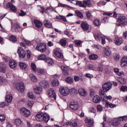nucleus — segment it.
<instances>
[{"mask_svg": "<svg viewBox=\"0 0 127 127\" xmlns=\"http://www.w3.org/2000/svg\"><path fill=\"white\" fill-rule=\"evenodd\" d=\"M36 49L41 53H45L46 50H47V45L44 43L38 44L36 47Z\"/></svg>", "mask_w": 127, "mask_h": 127, "instance_id": "1", "label": "nucleus"}, {"mask_svg": "<svg viewBox=\"0 0 127 127\" xmlns=\"http://www.w3.org/2000/svg\"><path fill=\"white\" fill-rule=\"evenodd\" d=\"M76 5H78L80 7H87V6H91L92 4L90 3L89 1H87L86 0H84L83 2L81 1H76Z\"/></svg>", "mask_w": 127, "mask_h": 127, "instance_id": "2", "label": "nucleus"}, {"mask_svg": "<svg viewBox=\"0 0 127 127\" xmlns=\"http://www.w3.org/2000/svg\"><path fill=\"white\" fill-rule=\"evenodd\" d=\"M112 87H113V84L110 82H105L102 85L103 90L105 92H109V90L112 89Z\"/></svg>", "mask_w": 127, "mask_h": 127, "instance_id": "3", "label": "nucleus"}, {"mask_svg": "<svg viewBox=\"0 0 127 127\" xmlns=\"http://www.w3.org/2000/svg\"><path fill=\"white\" fill-rule=\"evenodd\" d=\"M47 95L49 98H53L54 100H56V93L53 88H50L47 91Z\"/></svg>", "mask_w": 127, "mask_h": 127, "instance_id": "4", "label": "nucleus"}, {"mask_svg": "<svg viewBox=\"0 0 127 127\" xmlns=\"http://www.w3.org/2000/svg\"><path fill=\"white\" fill-rule=\"evenodd\" d=\"M20 113L25 118H28L30 116V111L25 108H22L20 109Z\"/></svg>", "mask_w": 127, "mask_h": 127, "instance_id": "5", "label": "nucleus"}, {"mask_svg": "<svg viewBox=\"0 0 127 127\" xmlns=\"http://www.w3.org/2000/svg\"><path fill=\"white\" fill-rule=\"evenodd\" d=\"M118 21L121 24L123 25H127V18L125 16H120L118 18Z\"/></svg>", "mask_w": 127, "mask_h": 127, "instance_id": "6", "label": "nucleus"}, {"mask_svg": "<svg viewBox=\"0 0 127 127\" xmlns=\"http://www.w3.org/2000/svg\"><path fill=\"white\" fill-rule=\"evenodd\" d=\"M16 89L18 92H20V93H23L24 92V89H25L24 83H23V82L18 83L16 86Z\"/></svg>", "mask_w": 127, "mask_h": 127, "instance_id": "7", "label": "nucleus"}, {"mask_svg": "<svg viewBox=\"0 0 127 127\" xmlns=\"http://www.w3.org/2000/svg\"><path fill=\"white\" fill-rule=\"evenodd\" d=\"M85 123L86 126L88 127H93V126H94V119L90 118H86Z\"/></svg>", "mask_w": 127, "mask_h": 127, "instance_id": "8", "label": "nucleus"}, {"mask_svg": "<svg viewBox=\"0 0 127 127\" xmlns=\"http://www.w3.org/2000/svg\"><path fill=\"white\" fill-rule=\"evenodd\" d=\"M59 91L60 93H61V94L63 96H67L69 93V89L67 88H64L63 87H61Z\"/></svg>", "mask_w": 127, "mask_h": 127, "instance_id": "9", "label": "nucleus"}, {"mask_svg": "<svg viewBox=\"0 0 127 127\" xmlns=\"http://www.w3.org/2000/svg\"><path fill=\"white\" fill-rule=\"evenodd\" d=\"M82 29L84 31H87V30H89V28H90V26L89 24L86 21L82 22L80 25Z\"/></svg>", "mask_w": 127, "mask_h": 127, "instance_id": "10", "label": "nucleus"}, {"mask_svg": "<svg viewBox=\"0 0 127 127\" xmlns=\"http://www.w3.org/2000/svg\"><path fill=\"white\" fill-rule=\"evenodd\" d=\"M17 53L20 58H24V57H25V51H24V50H23L22 48H19L18 49Z\"/></svg>", "mask_w": 127, "mask_h": 127, "instance_id": "11", "label": "nucleus"}, {"mask_svg": "<svg viewBox=\"0 0 127 127\" xmlns=\"http://www.w3.org/2000/svg\"><path fill=\"white\" fill-rule=\"evenodd\" d=\"M58 50H59V49L58 48L55 49L54 51V54L57 57H58V58H61L62 59V58H63V54L59 52Z\"/></svg>", "mask_w": 127, "mask_h": 127, "instance_id": "12", "label": "nucleus"}, {"mask_svg": "<svg viewBox=\"0 0 127 127\" xmlns=\"http://www.w3.org/2000/svg\"><path fill=\"white\" fill-rule=\"evenodd\" d=\"M69 108L73 111H76L78 110L79 105H78L76 102H71L69 104Z\"/></svg>", "mask_w": 127, "mask_h": 127, "instance_id": "13", "label": "nucleus"}, {"mask_svg": "<svg viewBox=\"0 0 127 127\" xmlns=\"http://www.w3.org/2000/svg\"><path fill=\"white\" fill-rule=\"evenodd\" d=\"M40 86L44 89H47L49 87V83L46 80H43L40 82Z\"/></svg>", "mask_w": 127, "mask_h": 127, "instance_id": "14", "label": "nucleus"}, {"mask_svg": "<svg viewBox=\"0 0 127 127\" xmlns=\"http://www.w3.org/2000/svg\"><path fill=\"white\" fill-rule=\"evenodd\" d=\"M6 7L10 8V10H12L13 12H15L17 10L16 7L13 4L10 2H8L6 5Z\"/></svg>", "mask_w": 127, "mask_h": 127, "instance_id": "15", "label": "nucleus"}, {"mask_svg": "<svg viewBox=\"0 0 127 127\" xmlns=\"http://www.w3.org/2000/svg\"><path fill=\"white\" fill-rule=\"evenodd\" d=\"M9 67L11 69H14V68H15V67L17 66V64L16 63V62H15V61L12 60H10L9 62Z\"/></svg>", "mask_w": 127, "mask_h": 127, "instance_id": "16", "label": "nucleus"}, {"mask_svg": "<svg viewBox=\"0 0 127 127\" xmlns=\"http://www.w3.org/2000/svg\"><path fill=\"white\" fill-rule=\"evenodd\" d=\"M43 23L44 26L48 28H51L52 27V23L49 20H44Z\"/></svg>", "mask_w": 127, "mask_h": 127, "instance_id": "17", "label": "nucleus"}, {"mask_svg": "<svg viewBox=\"0 0 127 127\" xmlns=\"http://www.w3.org/2000/svg\"><path fill=\"white\" fill-rule=\"evenodd\" d=\"M122 67H126L127 66V57H123L122 59L121 60V64Z\"/></svg>", "mask_w": 127, "mask_h": 127, "instance_id": "18", "label": "nucleus"}, {"mask_svg": "<svg viewBox=\"0 0 127 127\" xmlns=\"http://www.w3.org/2000/svg\"><path fill=\"white\" fill-rule=\"evenodd\" d=\"M78 93L82 97H85V96H87V91H86L85 89H83L82 88H79Z\"/></svg>", "mask_w": 127, "mask_h": 127, "instance_id": "19", "label": "nucleus"}, {"mask_svg": "<svg viewBox=\"0 0 127 127\" xmlns=\"http://www.w3.org/2000/svg\"><path fill=\"white\" fill-rule=\"evenodd\" d=\"M36 120L38 122H42L43 121V113H39L35 117Z\"/></svg>", "mask_w": 127, "mask_h": 127, "instance_id": "20", "label": "nucleus"}, {"mask_svg": "<svg viewBox=\"0 0 127 127\" xmlns=\"http://www.w3.org/2000/svg\"><path fill=\"white\" fill-rule=\"evenodd\" d=\"M114 42L117 45H121L123 43V39L116 37L114 39Z\"/></svg>", "mask_w": 127, "mask_h": 127, "instance_id": "21", "label": "nucleus"}, {"mask_svg": "<svg viewBox=\"0 0 127 127\" xmlns=\"http://www.w3.org/2000/svg\"><path fill=\"white\" fill-rule=\"evenodd\" d=\"M117 81L119 82L121 85H124L127 83V79L123 77H117L116 78Z\"/></svg>", "mask_w": 127, "mask_h": 127, "instance_id": "22", "label": "nucleus"}, {"mask_svg": "<svg viewBox=\"0 0 127 127\" xmlns=\"http://www.w3.org/2000/svg\"><path fill=\"white\" fill-rule=\"evenodd\" d=\"M43 121L46 123H48L49 120H50V117L47 113H45L43 114Z\"/></svg>", "mask_w": 127, "mask_h": 127, "instance_id": "23", "label": "nucleus"}, {"mask_svg": "<svg viewBox=\"0 0 127 127\" xmlns=\"http://www.w3.org/2000/svg\"><path fill=\"white\" fill-rule=\"evenodd\" d=\"M34 23L37 28H40L42 27V22H40V21L35 19L34 20Z\"/></svg>", "mask_w": 127, "mask_h": 127, "instance_id": "24", "label": "nucleus"}, {"mask_svg": "<svg viewBox=\"0 0 127 127\" xmlns=\"http://www.w3.org/2000/svg\"><path fill=\"white\" fill-rule=\"evenodd\" d=\"M5 101L7 102V103H11L12 102V95L8 94L5 96Z\"/></svg>", "mask_w": 127, "mask_h": 127, "instance_id": "25", "label": "nucleus"}, {"mask_svg": "<svg viewBox=\"0 0 127 127\" xmlns=\"http://www.w3.org/2000/svg\"><path fill=\"white\" fill-rule=\"evenodd\" d=\"M103 36H104L100 33L94 34V37L96 40H101Z\"/></svg>", "mask_w": 127, "mask_h": 127, "instance_id": "26", "label": "nucleus"}, {"mask_svg": "<svg viewBox=\"0 0 127 127\" xmlns=\"http://www.w3.org/2000/svg\"><path fill=\"white\" fill-rule=\"evenodd\" d=\"M101 101V98L99 95H95L93 98V103H95L96 104H98V103H100Z\"/></svg>", "mask_w": 127, "mask_h": 127, "instance_id": "27", "label": "nucleus"}, {"mask_svg": "<svg viewBox=\"0 0 127 127\" xmlns=\"http://www.w3.org/2000/svg\"><path fill=\"white\" fill-rule=\"evenodd\" d=\"M61 68L62 70H63V73L65 76H67V75H68L69 73H68V68H67V67L65 66H62Z\"/></svg>", "mask_w": 127, "mask_h": 127, "instance_id": "28", "label": "nucleus"}, {"mask_svg": "<svg viewBox=\"0 0 127 127\" xmlns=\"http://www.w3.org/2000/svg\"><path fill=\"white\" fill-rule=\"evenodd\" d=\"M38 60H43L44 61H46L47 60V56L45 54L40 55L38 57Z\"/></svg>", "mask_w": 127, "mask_h": 127, "instance_id": "29", "label": "nucleus"}, {"mask_svg": "<svg viewBox=\"0 0 127 127\" xmlns=\"http://www.w3.org/2000/svg\"><path fill=\"white\" fill-rule=\"evenodd\" d=\"M52 86H53L54 87H57L58 85H59V81H58V79L55 78L52 81Z\"/></svg>", "mask_w": 127, "mask_h": 127, "instance_id": "30", "label": "nucleus"}, {"mask_svg": "<svg viewBox=\"0 0 127 127\" xmlns=\"http://www.w3.org/2000/svg\"><path fill=\"white\" fill-rule=\"evenodd\" d=\"M19 66L21 69L22 70H25L27 68V65L24 63L20 62L19 64Z\"/></svg>", "mask_w": 127, "mask_h": 127, "instance_id": "31", "label": "nucleus"}, {"mask_svg": "<svg viewBox=\"0 0 127 127\" xmlns=\"http://www.w3.org/2000/svg\"><path fill=\"white\" fill-rule=\"evenodd\" d=\"M29 76L32 82H37V78H36V76H35L34 74L30 73Z\"/></svg>", "mask_w": 127, "mask_h": 127, "instance_id": "32", "label": "nucleus"}, {"mask_svg": "<svg viewBox=\"0 0 127 127\" xmlns=\"http://www.w3.org/2000/svg\"><path fill=\"white\" fill-rule=\"evenodd\" d=\"M60 44H61L63 47H65L66 44H67V41L65 39H62L60 40Z\"/></svg>", "mask_w": 127, "mask_h": 127, "instance_id": "33", "label": "nucleus"}, {"mask_svg": "<svg viewBox=\"0 0 127 127\" xmlns=\"http://www.w3.org/2000/svg\"><path fill=\"white\" fill-rule=\"evenodd\" d=\"M31 68L32 71H33V72H34L35 73H36L37 72V69H36V65L35 64L32 63L31 64Z\"/></svg>", "mask_w": 127, "mask_h": 127, "instance_id": "34", "label": "nucleus"}, {"mask_svg": "<svg viewBox=\"0 0 127 127\" xmlns=\"http://www.w3.org/2000/svg\"><path fill=\"white\" fill-rule=\"evenodd\" d=\"M34 92L36 94H41V93H42V88L40 87H36L34 89Z\"/></svg>", "mask_w": 127, "mask_h": 127, "instance_id": "35", "label": "nucleus"}, {"mask_svg": "<svg viewBox=\"0 0 127 127\" xmlns=\"http://www.w3.org/2000/svg\"><path fill=\"white\" fill-rule=\"evenodd\" d=\"M46 62L48 63L49 66H52V65H54V63L53 62V60L51 59H47Z\"/></svg>", "mask_w": 127, "mask_h": 127, "instance_id": "36", "label": "nucleus"}, {"mask_svg": "<svg viewBox=\"0 0 127 127\" xmlns=\"http://www.w3.org/2000/svg\"><path fill=\"white\" fill-rule=\"evenodd\" d=\"M89 58L91 60H96V59H98V55L95 54L91 55L89 56Z\"/></svg>", "mask_w": 127, "mask_h": 127, "instance_id": "37", "label": "nucleus"}, {"mask_svg": "<svg viewBox=\"0 0 127 127\" xmlns=\"http://www.w3.org/2000/svg\"><path fill=\"white\" fill-rule=\"evenodd\" d=\"M112 54V51L109 49H106L105 51V55L106 56H110Z\"/></svg>", "mask_w": 127, "mask_h": 127, "instance_id": "38", "label": "nucleus"}, {"mask_svg": "<svg viewBox=\"0 0 127 127\" xmlns=\"http://www.w3.org/2000/svg\"><path fill=\"white\" fill-rule=\"evenodd\" d=\"M65 81L67 83H69V84L73 83V78L71 77H67L65 79Z\"/></svg>", "mask_w": 127, "mask_h": 127, "instance_id": "39", "label": "nucleus"}, {"mask_svg": "<svg viewBox=\"0 0 127 127\" xmlns=\"http://www.w3.org/2000/svg\"><path fill=\"white\" fill-rule=\"evenodd\" d=\"M9 39L12 42H16V41H17V39H16V37L12 35L9 36Z\"/></svg>", "mask_w": 127, "mask_h": 127, "instance_id": "40", "label": "nucleus"}, {"mask_svg": "<svg viewBox=\"0 0 127 127\" xmlns=\"http://www.w3.org/2000/svg\"><path fill=\"white\" fill-rule=\"evenodd\" d=\"M118 120L120 122H124V121H127V116H124L118 117Z\"/></svg>", "mask_w": 127, "mask_h": 127, "instance_id": "41", "label": "nucleus"}, {"mask_svg": "<svg viewBox=\"0 0 127 127\" xmlns=\"http://www.w3.org/2000/svg\"><path fill=\"white\" fill-rule=\"evenodd\" d=\"M105 92L106 91H105L104 89H100L99 94L101 97H105V95H106Z\"/></svg>", "mask_w": 127, "mask_h": 127, "instance_id": "42", "label": "nucleus"}, {"mask_svg": "<svg viewBox=\"0 0 127 127\" xmlns=\"http://www.w3.org/2000/svg\"><path fill=\"white\" fill-rule=\"evenodd\" d=\"M119 125H120V120H119V118H118V120L114 121L113 125L114 127H118Z\"/></svg>", "mask_w": 127, "mask_h": 127, "instance_id": "43", "label": "nucleus"}, {"mask_svg": "<svg viewBox=\"0 0 127 127\" xmlns=\"http://www.w3.org/2000/svg\"><path fill=\"white\" fill-rule=\"evenodd\" d=\"M107 2H105V1L101 0L98 2L97 5L98 6H103V5H106Z\"/></svg>", "mask_w": 127, "mask_h": 127, "instance_id": "44", "label": "nucleus"}, {"mask_svg": "<svg viewBox=\"0 0 127 127\" xmlns=\"http://www.w3.org/2000/svg\"><path fill=\"white\" fill-rule=\"evenodd\" d=\"M69 93H71L73 95H76L77 94V89L75 88H71L69 90Z\"/></svg>", "mask_w": 127, "mask_h": 127, "instance_id": "45", "label": "nucleus"}, {"mask_svg": "<svg viewBox=\"0 0 127 127\" xmlns=\"http://www.w3.org/2000/svg\"><path fill=\"white\" fill-rule=\"evenodd\" d=\"M27 96L28 98L30 99H35V97H34V95H33V93L32 92H29L27 94Z\"/></svg>", "mask_w": 127, "mask_h": 127, "instance_id": "46", "label": "nucleus"}, {"mask_svg": "<svg viewBox=\"0 0 127 127\" xmlns=\"http://www.w3.org/2000/svg\"><path fill=\"white\" fill-rule=\"evenodd\" d=\"M75 13L79 18H83V14L79 11H75Z\"/></svg>", "mask_w": 127, "mask_h": 127, "instance_id": "47", "label": "nucleus"}, {"mask_svg": "<svg viewBox=\"0 0 127 127\" xmlns=\"http://www.w3.org/2000/svg\"><path fill=\"white\" fill-rule=\"evenodd\" d=\"M37 72L39 75H43V74H45V71L43 69H37Z\"/></svg>", "mask_w": 127, "mask_h": 127, "instance_id": "48", "label": "nucleus"}, {"mask_svg": "<svg viewBox=\"0 0 127 127\" xmlns=\"http://www.w3.org/2000/svg\"><path fill=\"white\" fill-rule=\"evenodd\" d=\"M15 123L17 126L21 125V120L20 119H17L15 120Z\"/></svg>", "mask_w": 127, "mask_h": 127, "instance_id": "49", "label": "nucleus"}, {"mask_svg": "<svg viewBox=\"0 0 127 127\" xmlns=\"http://www.w3.org/2000/svg\"><path fill=\"white\" fill-rule=\"evenodd\" d=\"M74 44L76 46H80L81 44H82V41L81 40H75L74 41Z\"/></svg>", "mask_w": 127, "mask_h": 127, "instance_id": "50", "label": "nucleus"}, {"mask_svg": "<svg viewBox=\"0 0 127 127\" xmlns=\"http://www.w3.org/2000/svg\"><path fill=\"white\" fill-rule=\"evenodd\" d=\"M5 64H3L2 67H0V72L1 73H5Z\"/></svg>", "mask_w": 127, "mask_h": 127, "instance_id": "51", "label": "nucleus"}, {"mask_svg": "<svg viewBox=\"0 0 127 127\" xmlns=\"http://www.w3.org/2000/svg\"><path fill=\"white\" fill-rule=\"evenodd\" d=\"M93 23L96 25V26H99V25H101V24H100V20H94L93 21Z\"/></svg>", "mask_w": 127, "mask_h": 127, "instance_id": "52", "label": "nucleus"}, {"mask_svg": "<svg viewBox=\"0 0 127 127\" xmlns=\"http://www.w3.org/2000/svg\"><path fill=\"white\" fill-rule=\"evenodd\" d=\"M58 18H59V19H62V20H63L64 21L67 22V19H66V17H65V16H64L60 15L58 17Z\"/></svg>", "mask_w": 127, "mask_h": 127, "instance_id": "53", "label": "nucleus"}, {"mask_svg": "<svg viewBox=\"0 0 127 127\" xmlns=\"http://www.w3.org/2000/svg\"><path fill=\"white\" fill-rule=\"evenodd\" d=\"M0 122H4L5 121V116L2 114L0 115Z\"/></svg>", "mask_w": 127, "mask_h": 127, "instance_id": "54", "label": "nucleus"}, {"mask_svg": "<svg viewBox=\"0 0 127 127\" xmlns=\"http://www.w3.org/2000/svg\"><path fill=\"white\" fill-rule=\"evenodd\" d=\"M120 90L122 91L123 92H126L127 91V87L122 86L120 88Z\"/></svg>", "mask_w": 127, "mask_h": 127, "instance_id": "55", "label": "nucleus"}, {"mask_svg": "<svg viewBox=\"0 0 127 127\" xmlns=\"http://www.w3.org/2000/svg\"><path fill=\"white\" fill-rule=\"evenodd\" d=\"M24 42H25L26 44L27 45H28L29 46H30L32 44V43H31V42L30 41H28L27 40L24 39Z\"/></svg>", "mask_w": 127, "mask_h": 127, "instance_id": "56", "label": "nucleus"}, {"mask_svg": "<svg viewBox=\"0 0 127 127\" xmlns=\"http://www.w3.org/2000/svg\"><path fill=\"white\" fill-rule=\"evenodd\" d=\"M27 57L28 59H30V57H31V52L30 51H27Z\"/></svg>", "mask_w": 127, "mask_h": 127, "instance_id": "57", "label": "nucleus"}, {"mask_svg": "<svg viewBox=\"0 0 127 127\" xmlns=\"http://www.w3.org/2000/svg\"><path fill=\"white\" fill-rule=\"evenodd\" d=\"M33 104H34L33 101H29L27 102V106L28 107H32V106H33Z\"/></svg>", "mask_w": 127, "mask_h": 127, "instance_id": "58", "label": "nucleus"}, {"mask_svg": "<svg viewBox=\"0 0 127 127\" xmlns=\"http://www.w3.org/2000/svg\"><path fill=\"white\" fill-rule=\"evenodd\" d=\"M86 14L87 19H91V17H92L91 13H90V12H87Z\"/></svg>", "mask_w": 127, "mask_h": 127, "instance_id": "59", "label": "nucleus"}, {"mask_svg": "<svg viewBox=\"0 0 127 127\" xmlns=\"http://www.w3.org/2000/svg\"><path fill=\"white\" fill-rule=\"evenodd\" d=\"M97 111L98 112H102V111H103V106H102V105H98Z\"/></svg>", "mask_w": 127, "mask_h": 127, "instance_id": "60", "label": "nucleus"}, {"mask_svg": "<svg viewBox=\"0 0 127 127\" xmlns=\"http://www.w3.org/2000/svg\"><path fill=\"white\" fill-rule=\"evenodd\" d=\"M89 112H90V113H93V114H95V113H96V109H95L94 107H90L89 108Z\"/></svg>", "mask_w": 127, "mask_h": 127, "instance_id": "61", "label": "nucleus"}, {"mask_svg": "<svg viewBox=\"0 0 127 127\" xmlns=\"http://www.w3.org/2000/svg\"><path fill=\"white\" fill-rule=\"evenodd\" d=\"M94 68L95 66L93 64H89L88 66V69H89V70H94Z\"/></svg>", "mask_w": 127, "mask_h": 127, "instance_id": "62", "label": "nucleus"}, {"mask_svg": "<svg viewBox=\"0 0 127 127\" xmlns=\"http://www.w3.org/2000/svg\"><path fill=\"white\" fill-rule=\"evenodd\" d=\"M95 94H96L95 90H94V89H90V96H92L93 97V96L95 95Z\"/></svg>", "mask_w": 127, "mask_h": 127, "instance_id": "63", "label": "nucleus"}, {"mask_svg": "<svg viewBox=\"0 0 127 127\" xmlns=\"http://www.w3.org/2000/svg\"><path fill=\"white\" fill-rule=\"evenodd\" d=\"M26 14V13L25 12L23 11V10H21V13H19V16H24Z\"/></svg>", "mask_w": 127, "mask_h": 127, "instance_id": "64", "label": "nucleus"}]
</instances>
